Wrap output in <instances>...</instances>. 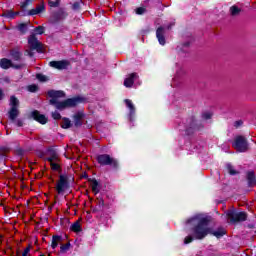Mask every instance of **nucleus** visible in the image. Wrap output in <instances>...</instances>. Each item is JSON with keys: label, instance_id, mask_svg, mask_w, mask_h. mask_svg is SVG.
Masks as SVG:
<instances>
[{"label": "nucleus", "instance_id": "9b49d317", "mask_svg": "<svg viewBox=\"0 0 256 256\" xmlns=\"http://www.w3.org/2000/svg\"><path fill=\"white\" fill-rule=\"evenodd\" d=\"M65 17H67V13L60 9L50 16V23H58V21L65 19Z\"/></svg>", "mask_w": 256, "mask_h": 256}, {"label": "nucleus", "instance_id": "09e8293b", "mask_svg": "<svg viewBox=\"0 0 256 256\" xmlns=\"http://www.w3.org/2000/svg\"><path fill=\"white\" fill-rule=\"evenodd\" d=\"M16 125H17L18 127H23V121L17 120V121H16Z\"/></svg>", "mask_w": 256, "mask_h": 256}, {"label": "nucleus", "instance_id": "20e7f679", "mask_svg": "<svg viewBox=\"0 0 256 256\" xmlns=\"http://www.w3.org/2000/svg\"><path fill=\"white\" fill-rule=\"evenodd\" d=\"M10 110L8 112L9 119L15 121L19 117V99L15 96L10 97Z\"/></svg>", "mask_w": 256, "mask_h": 256}, {"label": "nucleus", "instance_id": "49530a36", "mask_svg": "<svg viewBox=\"0 0 256 256\" xmlns=\"http://www.w3.org/2000/svg\"><path fill=\"white\" fill-rule=\"evenodd\" d=\"M7 151H9V150L6 149V148H1L0 149V159H1V157H5V153H7Z\"/></svg>", "mask_w": 256, "mask_h": 256}, {"label": "nucleus", "instance_id": "5701e85b", "mask_svg": "<svg viewBox=\"0 0 256 256\" xmlns=\"http://www.w3.org/2000/svg\"><path fill=\"white\" fill-rule=\"evenodd\" d=\"M230 15L231 17H239L241 15V8L235 5L230 7Z\"/></svg>", "mask_w": 256, "mask_h": 256}, {"label": "nucleus", "instance_id": "f257e3e1", "mask_svg": "<svg viewBox=\"0 0 256 256\" xmlns=\"http://www.w3.org/2000/svg\"><path fill=\"white\" fill-rule=\"evenodd\" d=\"M198 219L197 225L192 229L193 236H187L184 239V244L189 245L192 243L193 239H205L207 235H210L211 228L209 224L211 223V217H202V218H192L187 221V223H191V221H195Z\"/></svg>", "mask_w": 256, "mask_h": 256}, {"label": "nucleus", "instance_id": "ea45409f", "mask_svg": "<svg viewBox=\"0 0 256 256\" xmlns=\"http://www.w3.org/2000/svg\"><path fill=\"white\" fill-rule=\"evenodd\" d=\"M52 117L56 121H59V119H61V114L59 112L55 111V112H52Z\"/></svg>", "mask_w": 256, "mask_h": 256}, {"label": "nucleus", "instance_id": "0eeeda50", "mask_svg": "<svg viewBox=\"0 0 256 256\" xmlns=\"http://www.w3.org/2000/svg\"><path fill=\"white\" fill-rule=\"evenodd\" d=\"M28 45L30 49H34V51H37L38 53L43 52V44L37 39V36H35V34H31L28 37Z\"/></svg>", "mask_w": 256, "mask_h": 256}, {"label": "nucleus", "instance_id": "c85d7f7f", "mask_svg": "<svg viewBox=\"0 0 256 256\" xmlns=\"http://www.w3.org/2000/svg\"><path fill=\"white\" fill-rule=\"evenodd\" d=\"M49 163H58L59 162V155L55 152L51 154V157L48 158Z\"/></svg>", "mask_w": 256, "mask_h": 256}, {"label": "nucleus", "instance_id": "4c0bfd02", "mask_svg": "<svg viewBox=\"0 0 256 256\" xmlns=\"http://www.w3.org/2000/svg\"><path fill=\"white\" fill-rule=\"evenodd\" d=\"M211 117H213V114L211 112H204L202 114V119H205L206 121L211 119Z\"/></svg>", "mask_w": 256, "mask_h": 256}, {"label": "nucleus", "instance_id": "4be33fe9", "mask_svg": "<svg viewBox=\"0 0 256 256\" xmlns=\"http://www.w3.org/2000/svg\"><path fill=\"white\" fill-rule=\"evenodd\" d=\"M190 129H193L194 131L199 129V127H197V120L193 116L189 119L187 131L189 132Z\"/></svg>", "mask_w": 256, "mask_h": 256}, {"label": "nucleus", "instance_id": "a18cd8bd", "mask_svg": "<svg viewBox=\"0 0 256 256\" xmlns=\"http://www.w3.org/2000/svg\"><path fill=\"white\" fill-rule=\"evenodd\" d=\"M241 125H243V121L242 120H237L234 122V127L236 129H238V127H241Z\"/></svg>", "mask_w": 256, "mask_h": 256}, {"label": "nucleus", "instance_id": "423d86ee", "mask_svg": "<svg viewBox=\"0 0 256 256\" xmlns=\"http://www.w3.org/2000/svg\"><path fill=\"white\" fill-rule=\"evenodd\" d=\"M48 96L51 98L50 105H54L56 109H58V106L61 105L59 99H63V97H65V92L61 90H50L48 91Z\"/></svg>", "mask_w": 256, "mask_h": 256}, {"label": "nucleus", "instance_id": "b1692460", "mask_svg": "<svg viewBox=\"0 0 256 256\" xmlns=\"http://www.w3.org/2000/svg\"><path fill=\"white\" fill-rule=\"evenodd\" d=\"M210 235H214V237H217L219 239V237H223V235H225V229L218 228L216 231H213V229L211 228Z\"/></svg>", "mask_w": 256, "mask_h": 256}, {"label": "nucleus", "instance_id": "2f4dec72", "mask_svg": "<svg viewBox=\"0 0 256 256\" xmlns=\"http://www.w3.org/2000/svg\"><path fill=\"white\" fill-rule=\"evenodd\" d=\"M96 203H97L98 209L100 211L103 210V207H105V200H103V198H97Z\"/></svg>", "mask_w": 256, "mask_h": 256}, {"label": "nucleus", "instance_id": "c03bdc74", "mask_svg": "<svg viewBox=\"0 0 256 256\" xmlns=\"http://www.w3.org/2000/svg\"><path fill=\"white\" fill-rule=\"evenodd\" d=\"M60 2L57 1H49L48 4L50 7H58Z\"/></svg>", "mask_w": 256, "mask_h": 256}, {"label": "nucleus", "instance_id": "dca6fc26", "mask_svg": "<svg viewBox=\"0 0 256 256\" xmlns=\"http://www.w3.org/2000/svg\"><path fill=\"white\" fill-rule=\"evenodd\" d=\"M32 117L35 119V121L41 123V125H45V123H47V117H45L43 114H40L37 110L32 112Z\"/></svg>", "mask_w": 256, "mask_h": 256}, {"label": "nucleus", "instance_id": "39448f33", "mask_svg": "<svg viewBox=\"0 0 256 256\" xmlns=\"http://www.w3.org/2000/svg\"><path fill=\"white\" fill-rule=\"evenodd\" d=\"M232 147H234V149L239 153L249 151V143H247V138L244 136H237L232 144Z\"/></svg>", "mask_w": 256, "mask_h": 256}, {"label": "nucleus", "instance_id": "72a5a7b5", "mask_svg": "<svg viewBox=\"0 0 256 256\" xmlns=\"http://www.w3.org/2000/svg\"><path fill=\"white\" fill-rule=\"evenodd\" d=\"M35 0H26L25 2H23L22 4H21V9L23 10V11H25V9H27V6L29 5V3H33Z\"/></svg>", "mask_w": 256, "mask_h": 256}, {"label": "nucleus", "instance_id": "a211bd4d", "mask_svg": "<svg viewBox=\"0 0 256 256\" xmlns=\"http://www.w3.org/2000/svg\"><path fill=\"white\" fill-rule=\"evenodd\" d=\"M45 11V4L38 5L35 9H32L28 12V15H39V13H43Z\"/></svg>", "mask_w": 256, "mask_h": 256}, {"label": "nucleus", "instance_id": "bb28decb", "mask_svg": "<svg viewBox=\"0 0 256 256\" xmlns=\"http://www.w3.org/2000/svg\"><path fill=\"white\" fill-rule=\"evenodd\" d=\"M71 229L74 231V233L81 232V222L76 221L74 224H72Z\"/></svg>", "mask_w": 256, "mask_h": 256}, {"label": "nucleus", "instance_id": "473e14b6", "mask_svg": "<svg viewBox=\"0 0 256 256\" xmlns=\"http://www.w3.org/2000/svg\"><path fill=\"white\" fill-rule=\"evenodd\" d=\"M35 33H37V35H43V33H45V27L43 26H37L34 29Z\"/></svg>", "mask_w": 256, "mask_h": 256}, {"label": "nucleus", "instance_id": "3c124183", "mask_svg": "<svg viewBox=\"0 0 256 256\" xmlns=\"http://www.w3.org/2000/svg\"><path fill=\"white\" fill-rule=\"evenodd\" d=\"M171 27H173V24L168 25L167 29L169 30V29H171Z\"/></svg>", "mask_w": 256, "mask_h": 256}, {"label": "nucleus", "instance_id": "de8ad7c7", "mask_svg": "<svg viewBox=\"0 0 256 256\" xmlns=\"http://www.w3.org/2000/svg\"><path fill=\"white\" fill-rule=\"evenodd\" d=\"M29 251H31V249L29 247H27L24 252L22 253V256H27L29 254Z\"/></svg>", "mask_w": 256, "mask_h": 256}, {"label": "nucleus", "instance_id": "aec40b11", "mask_svg": "<svg viewBox=\"0 0 256 256\" xmlns=\"http://www.w3.org/2000/svg\"><path fill=\"white\" fill-rule=\"evenodd\" d=\"M83 113H77L74 115V125L75 127H81L83 125Z\"/></svg>", "mask_w": 256, "mask_h": 256}, {"label": "nucleus", "instance_id": "8fccbe9b", "mask_svg": "<svg viewBox=\"0 0 256 256\" xmlns=\"http://www.w3.org/2000/svg\"><path fill=\"white\" fill-rule=\"evenodd\" d=\"M5 97V94H3V90L0 89V101Z\"/></svg>", "mask_w": 256, "mask_h": 256}, {"label": "nucleus", "instance_id": "79ce46f5", "mask_svg": "<svg viewBox=\"0 0 256 256\" xmlns=\"http://www.w3.org/2000/svg\"><path fill=\"white\" fill-rule=\"evenodd\" d=\"M33 51H35V49H26L25 50V55H28V57H33Z\"/></svg>", "mask_w": 256, "mask_h": 256}, {"label": "nucleus", "instance_id": "37998d69", "mask_svg": "<svg viewBox=\"0 0 256 256\" xmlns=\"http://www.w3.org/2000/svg\"><path fill=\"white\" fill-rule=\"evenodd\" d=\"M50 165L54 171H58L59 164L57 162H50Z\"/></svg>", "mask_w": 256, "mask_h": 256}, {"label": "nucleus", "instance_id": "f8f14e48", "mask_svg": "<svg viewBox=\"0 0 256 256\" xmlns=\"http://www.w3.org/2000/svg\"><path fill=\"white\" fill-rule=\"evenodd\" d=\"M50 67H53L54 69H67L69 67V61L67 60H61V61H51Z\"/></svg>", "mask_w": 256, "mask_h": 256}, {"label": "nucleus", "instance_id": "e433bc0d", "mask_svg": "<svg viewBox=\"0 0 256 256\" xmlns=\"http://www.w3.org/2000/svg\"><path fill=\"white\" fill-rule=\"evenodd\" d=\"M146 12H147V9L145 7H139V8L136 9V14L137 15H143Z\"/></svg>", "mask_w": 256, "mask_h": 256}, {"label": "nucleus", "instance_id": "a878e982", "mask_svg": "<svg viewBox=\"0 0 256 256\" xmlns=\"http://www.w3.org/2000/svg\"><path fill=\"white\" fill-rule=\"evenodd\" d=\"M90 183H91V188H92L93 193H95L97 195V193H99V188H98L99 182H97L96 179H92L90 181Z\"/></svg>", "mask_w": 256, "mask_h": 256}, {"label": "nucleus", "instance_id": "412c9836", "mask_svg": "<svg viewBox=\"0 0 256 256\" xmlns=\"http://www.w3.org/2000/svg\"><path fill=\"white\" fill-rule=\"evenodd\" d=\"M247 181H248L249 187H255L256 185L255 172L247 173Z\"/></svg>", "mask_w": 256, "mask_h": 256}, {"label": "nucleus", "instance_id": "603ef678", "mask_svg": "<svg viewBox=\"0 0 256 256\" xmlns=\"http://www.w3.org/2000/svg\"><path fill=\"white\" fill-rule=\"evenodd\" d=\"M185 47H189V43L184 44Z\"/></svg>", "mask_w": 256, "mask_h": 256}, {"label": "nucleus", "instance_id": "9d476101", "mask_svg": "<svg viewBox=\"0 0 256 256\" xmlns=\"http://www.w3.org/2000/svg\"><path fill=\"white\" fill-rule=\"evenodd\" d=\"M24 66L25 65L23 64L15 65L10 59H7V58H2L0 60V67L2 69H9L10 67H13L14 69H22V67Z\"/></svg>", "mask_w": 256, "mask_h": 256}, {"label": "nucleus", "instance_id": "6ab92c4d", "mask_svg": "<svg viewBox=\"0 0 256 256\" xmlns=\"http://www.w3.org/2000/svg\"><path fill=\"white\" fill-rule=\"evenodd\" d=\"M126 107L130 109V121H133V115H135V105H133V102L129 99L125 100Z\"/></svg>", "mask_w": 256, "mask_h": 256}, {"label": "nucleus", "instance_id": "4468645a", "mask_svg": "<svg viewBox=\"0 0 256 256\" xmlns=\"http://www.w3.org/2000/svg\"><path fill=\"white\" fill-rule=\"evenodd\" d=\"M156 37L160 45H165V28H163L162 26L158 27L156 30Z\"/></svg>", "mask_w": 256, "mask_h": 256}, {"label": "nucleus", "instance_id": "f03ea898", "mask_svg": "<svg viewBox=\"0 0 256 256\" xmlns=\"http://www.w3.org/2000/svg\"><path fill=\"white\" fill-rule=\"evenodd\" d=\"M226 217H227L229 223H233V224L247 221V213L237 212L235 210H229L226 213Z\"/></svg>", "mask_w": 256, "mask_h": 256}, {"label": "nucleus", "instance_id": "2eb2a0df", "mask_svg": "<svg viewBox=\"0 0 256 256\" xmlns=\"http://www.w3.org/2000/svg\"><path fill=\"white\" fill-rule=\"evenodd\" d=\"M137 73H131L128 75V77L124 80V86L125 87H133V83H135V79H138Z\"/></svg>", "mask_w": 256, "mask_h": 256}, {"label": "nucleus", "instance_id": "f704fd0d", "mask_svg": "<svg viewBox=\"0 0 256 256\" xmlns=\"http://www.w3.org/2000/svg\"><path fill=\"white\" fill-rule=\"evenodd\" d=\"M36 78L38 79V81H41L42 83H45V81H48L47 76L43 74H37Z\"/></svg>", "mask_w": 256, "mask_h": 256}, {"label": "nucleus", "instance_id": "7c9ffc66", "mask_svg": "<svg viewBox=\"0 0 256 256\" xmlns=\"http://www.w3.org/2000/svg\"><path fill=\"white\" fill-rule=\"evenodd\" d=\"M69 249H71V243H66V244H61L60 246V252L61 253H67V251H69Z\"/></svg>", "mask_w": 256, "mask_h": 256}, {"label": "nucleus", "instance_id": "7ed1b4c3", "mask_svg": "<svg viewBox=\"0 0 256 256\" xmlns=\"http://www.w3.org/2000/svg\"><path fill=\"white\" fill-rule=\"evenodd\" d=\"M96 160L99 165H109L110 167H113V169H117V167H119V162L109 154H100L96 157Z\"/></svg>", "mask_w": 256, "mask_h": 256}, {"label": "nucleus", "instance_id": "ddd939ff", "mask_svg": "<svg viewBox=\"0 0 256 256\" xmlns=\"http://www.w3.org/2000/svg\"><path fill=\"white\" fill-rule=\"evenodd\" d=\"M10 57L13 61H21V59H23V53H21V49L19 47L12 48L10 50Z\"/></svg>", "mask_w": 256, "mask_h": 256}, {"label": "nucleus", "instance_id": "a19ab883", "mask_svg": "<svg viewBox=\"0 0 256 256\" xmlns=\"http://www.w3.org/2000/svg\"><path fill=\"white\" fill-rule=\"evenodd\" d=\"M19 15V12H7L6 17H9L10 19H13L15 16Z\"/></svg>", "mask_w": 256, "mask_h": 256}, {"label": "nucleus", "instance_id": "58836bf2", "mask_svg": "<svg viewBox=\"0 0 256 256\" xmlns=\"http://www.w3.org/2000/svg\"><path fill=\"white\" fill-rule=\"evenodd\" d=\"M38 89L39 87H37L35 84L28 86V91H30V93H36Z\"/></svg>", "mask_w": 256, "mask_h": 256}, {"label": "nucleus", "instance_id": "393cba45", "mask_svg": "<svg viewBox=\"0 0 256 256\" xmlns=\"http://www.w3.org/2000/svg\"><path fill=\"white\" fill-rule=\"evenodd\" d=\"M17 29L20 31L21 35H25L29 30V27L27 26V23H21L17 26Z\"/></svg>", "mask_w": 256, "mask_h": 256}, {"label": "nucleus", "instance_id": "864d4df0", "mask_svg": "<svg viewBox=\"0 0 256 256\" xmlns=\"http://www.w3.org/2000/svg\"><path fill=\"white\" fill-rule=\"evenodd\" d=\"M54 1H56V2H58V3H61V0H54Z\"/></svg>", "mask_w": 256, "mask_h": 256}, {"label": "nucleus", "instance_id": "f3484780", "mask_svg": "<svg viewBox=\"0 0 256 256\" xmlns=\"http://www.w3.org/2000/svg\"><path fill=\"white\" fill-rule=\"evenodd\" d=\"M61 243H63V236H59V235L52 236V244H51L52 249H57V247L61 245Z\"/></svg>", "mask_w": 256, "mask_h": 256}, {"label": "nucleus", "instance_id": "1a4fd4ad", "mask_svg": "<svg viewBox=\"0 0 256 256\" xmlns=\"http://www.w3.org/2000/svg\"><path fill=\"white\" fill-rule=\"evenodd\" d=\"M69 189V182L67 181V176L60 175L59 180L57 181L56 191L57 193L61 194L63 191Z\"/></svg>", "mask_w": 256, "mask_h": 256}, {"label": "nucleus", "instance_id": "c756f323", "mask_svg": "<svg viewBox=\"0 0 256 256\" xmlns=\"http://www.w3.org/2000/svg\"><path fill=\"white\" fill-rule=\"evenodd\" d=\"M227 171L230 175H239V171L235 170V167L231 164L227 165Z\"/></svg>", "mask_w": 256, "mask_h": 256}, {"label": "nucleus", "instance_id": "6e6552de", "mask_svg": "<svg viewBox=\"0 0 256 256\" xmlns=\"http://www.w3.org/2000/svg\"><path fill=\"white\" fill-rule=\"evenodd\" d=\"M82 102L83 99H81L80 97L69 98L65 101H62L61 104H58V109L63 110L67 109L68 107H77V105Z\"/></svg>", "mask_w": 256, "mask_h": 256}, {"label": "nucleus", "instance_id": "cd10ccee", "mask_svg": "<svg viewBox=\"0 0 256 256\" xmlns=\"http://www.w3.org/2000/svg\"><path fill=\"white\" fill-rule=\"evenodd\" d=\"M60 125L62 129H69V127H71V120L64 118Z\"/></svg>", "mask_w": 256, "mask_h": 256}, {"label": "nucleus", "instance_id": "c9c22d12", "mask_svg": "<svg viewBox=\"0 0 256 256\" xmlns=\"http://www.w3.org/2000/svg\"><path fill=\"white\" fill-rule=\"evenodd\" d=\"M83 4V2H75L74 4H73V6H72V9L74 10V11H79V9H81V5Z\"/></svg>", "mask_w": 256, "mask_h": 256}]
</instances>
